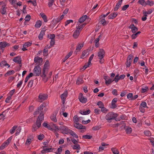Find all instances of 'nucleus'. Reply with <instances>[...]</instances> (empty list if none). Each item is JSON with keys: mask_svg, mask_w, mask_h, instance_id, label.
<instances>
[{"mask_svg": "<svg viewBox=\"0 0 154 154\" xmlns=\"http://www.w3.org/2000/svg\"><path fill=\"white\" fill-rule=\"evenodd\" d=\"M45 106L42 104L37 108V110L40 111H41L36 120V122L34 123L32 127V131L35 132L41 126L42 122L44 120V113L42 111Z\"/></svg>", "mask_w": 154, "mask_h": 154, "instance_id": "f257e3e1", "label": "nucleus"}, {"mask_svg": "<svg viewBox=\"0 0 154 154\" xmlns=\"http://www.w3.org/2000/svg\"><path fill=\"white\" fill-rule=\"evenodd\" d=\"M116 113H114L113 112H109L105 117V119L107 120L114 119L117 116Z\"/></svg>", "mask_w": 154, "mask_h": 154, "instance_id": "f03ea898", "label": "nucleus"}, {"mask_svg": "<svg viewBox=\"0 0 154 154\" xmlns=\"http://www.w3.org/2000/svg\"><path fill=\"white\" fill-rule=\"evenodd\" d=\"M64 17V15L62 14L60 17H59L56 18H54L51 21V24L53 26H55L58 23L63 19Z\"/></svg>", "mask_w": 154, "mask_h": 154, "instance_id": "7ed1b4c3", "label": "nucleus"}, {"mask_svg": "<svg viewBox=\"0 0 154 154\" xmlns=\"http://www.w3.org/2000/svg\"><path fill=\"white\" fill-rule=\"evenodd\" d=\"M60 130L61 131L62 133L66 134H68L71 130L67 127L64 125L60 126Z\"/></svg>", "mask_w": 154, "mask_h": 154, "instance_id": "20e7f679", "label": "nucleus"}, {"mask_svg": "<svg viewBox=\"0 0 154 154\" xmlns=\"http://www.w3.org/2000/svg\"><path fill=\"white\" fill-rule=\"evenodd\" d=\"M48 97V96L47 94L40 93L38 96V102L42 103L43 101L46 100Z\"/></svg>", "mask_w": 154, "mask_h": 154, "instance_id": "39448f33", "label": "nucleus"}, {"mask_svg": "<svg viewBox=\"0 0 154 154\" xmlns=\"http://www.w3.org/2000/svg\"><path fill=\"white\" fill-rule=\"evenodd\" d=\"M41 69L39 65H37L35 66L33 72L35 76H39L41 74Z\"/></svg>", "mask_w": 154, "mask_h": 154, "instance_id": "423d86ee", "label": "nucleus"}, {"mask_svg": "<svg viewBox=\"0 0 154 154\" xmlns=\"http://www.w3.org/2000/svg\"><path fill=\"white\" fill-rule=\"evenodd\" d=\"M43 59L42 58H40L38 56L35 57L34 59V61L35 63H37L36 64H37V65H42V64Z\"/></svg>", "mask_w": 154, "mask_h": 154, "instance_id": "0eeeda50", "label": "nucleus"}, {"mask_svg": "<svg viewBox=\"0 0 154 154\" xmlns=\"http://www.w3.org/2000/svg\"><path fill=\"white\" fill-rule=\"evenodd\" d=\"M79 101L82 103H85L87 101V99L85 97L82 93H80L79 96Z\"/></svg>", "mask_w": 154, "mask_h": 154, "instance_id": "6e6552de", "label": "nucleus"}, {"mask_svg": "<svg viewBox=\"0 0 154 154\" xmlns=\"http://www.w3.org/2000/svg\"><path fill=\"white\" fill-rule=\"evenodd\" d=\"M10 44L7 43L6 42H0V48L1 49L2 52H3L4 48L6 46H9Z\"/></svg>", "mask_w": 154, "mask_h": 154, "instance_id": "1a4fd4ad", "label": "nucleus"}, {"mask_svg": "<svg viewBox=\"0 0 154 154\" xmlns=\"http://www.w3.org/2000/svg\"><path fill=\"white\" fill-rule=\"evenodd\" d=\"M105 52L102 49H100L99 52L98 53V56L99 59H102L104 56Z\"/></svg>", "mask_w": 154, "mask_h": 154, "instance_id": "9d476101", "label": "nucleus"}, {"mask_svg": "<svg viewBox=\"0 0 154 154\" xmlns=\"http://www.w3.org/2000/svg\"><path fill=\"white\" fill-rule=\"evenodd\" d=\"M129 28L131 29V32L133 33H135L138 30L137 27L135 26L134 24H131Z\"/></svg>", "mask_w": 154, "mask_h": 154, "instance_id": "9b49d317", "label": "nucleus"}, {"mask_svg": "<svg viewBox=\"0 0 154 154\" xmlns=\"http://www.w3.org/2000/svg\"><path fill=\"white\" fill-rule=\"evenodd\" d=\"M6 4H5L4 5H2V8L0 10V12L2 15L7 14L6 9L7 7H6Z\"/></svg>", "mask_w": 154, "mask_h": 154, "instance_id": "f8f14e48", "label": "nucleus"}, {"mask_svg": "<svg viewBox=\"0 0 154 154\" xmlns=\"http://www.w3.org/2000/svg\"><path fill=\"white\" fill-rule=\"evenodd\" d=\"M88 18H89V17L86 15L82 16L79 19L78 22H77V24H79V23H83L86 19Z\"/></svg>", "mask_w": 154, "mask_h": 154, "instance_id": "ddd939ff", "label": "nucleus"}, {"mask_svg": "<svg viewBox=\"0 0 154 154\" xmlns=\"http://www.w3.org/2000/svg\"><path fill=\"white\" fill-rule=\"evenodd\" d=\"M67 96V91H66L63 94L61 95L60 97L62 100V103L64 104L65 103L66 99Z\"/></svg>", "mask_w": 154, "mask_h": 154, "instance_id": "4468645a", "label": "nucleus"}, {"mask_svg": "<svg viewBox=\"0 0 154 154\" xmlns=\"http://www.w3.org/2000/svg\"><path fill=\"white\" fill-rule=\"evenodd\" d=\"M13 61L18 64H20L22 62L21 57L20 56H17L15 57L13 59Z\"/></svg>", "mask_w": 154, "mask_h": 154, "instance_id": "2eb2a0df", "label": "nucleus"}, {"mask_svg": "<svg viewBox=\"0 0 154 154\" xmlns=\"http://www.w3.org/2000/svg\"><path fill=\"white\" fill-rule=\"evenodd\" d=\"M118 99L117 98H114L112 100L111 103V108H112L115 109L117 107V106L116 104V103Z\"/></svg>", "mask_w": 154, "mask_h": 154, "instance_id": "dca6fc26", "label": "nucleus"}, {"mask_svg": "<svg viewBox=\"0 0 154 154\" xmlns=\"http://www.w3.org/2000/svg\"><path fill=\"white\" fill-rule=\"evenodd\" d=\"M83 77L81 76L78 78L76 81V84L77 85H79L80 84L83 83Z\"/></svg>", "mask_w": 154, "mask_h": 154, "instance_id": "f3484780", "label": "nucleus"}, {"mask_svg": "<svg viewBox=\"0 0 154 154\" xmlns=\"http://www.w3.org/2000/svg\"><path fill=\"white\" fill-rule=\"evenodd\" d=\"M42 125L45 128H47L48 129L53 131L54 129L51 127V126L49 125L48 124L47 122H45L42 124Z\"/></svg>", "mask_w": 154, "mask_h": 154, "instance_id": "a211bd4d", "label": "nucleus"}, {"mask_svg": "<svg viewBox=\"0 0 154 154\" xmlns=\"http://www.w3.org/2000/svg\"><path fill=\"white\" fill-rule=\"evenodd\" d=\"M57 114V113L55 112L50 116V118L51 120L55 122H57V119L56 117Z\"/></svg>", "mask_w": 154, "mask_h": 154, "instance_id": "6ab92c4d", "label": "nucleus"}, {"mask_svg": "<svg viewBox=\"0 0 154 154\" xmlns=\"http://www.w3.org/2000/svg\"><path fill=\"white\" fill-rule=\"evenodd\" d=\"M80 31L78 29H77L75 31L73 35V36L75 38H77L79 35Z\"/></svg>", "mask_w": 154, "mask_h": 154, "instance_id": "aec40b11", "label": "nucleus"}, {"mask_svg": "<svg viewBox=\"0 0 154 154\" xmlns=\"http://www.w3.org/2000/svg\"><path fill=\"white\" fill-rule=\"evenodd\" d=\"M118 15V14L116 12H114L108 16V18L109 19H113L115 18Z\"/></svg>", "mask_w": 154, "mask_h": 154, "instance_id": "412c9836", "label": "nucleus"}, {"mask_svg": "<svg viewBox=\"0 0 154 154\" xmlns=\"http://www.w3.org/2000/svg\"><path fill=\"white\" fill-rule=\"evenodd\" d=\"M8 66V67H10V65L7 63V61L5 60L2 61L0 63V66L3 67L4 66Z\"/></svg>", "mask_w": 154, "mask_h": 154, "instance_id": "4be33fe9", "label": "nucleus"}, {"mask_svg": "<svg viewBox=\"0 0 154 154\" xmlns=\"http://www.w3.org/2000/svg\"><path fill=\"white\" fill-rule=\"evenodd\" d=\"M80 23H79V24H78V26H76V29H78L81 31L82 30L83 28L86 25V23H84L81 25H80Z\"/></svg>", "mask_w": 154, "mask_h": 154, "instance_id": "5701e85b", "label": "nucleus"}, {"mask_svg": "<svg viewBox=\"0 0 154 154\" xmlns=\"http://www.w3.org/2000/svg\"><path fill=\"white\" fill-rule=\"evenodd\" d=\"M125 129L127 134H131L132 131V128L129 126H126Z\"/></svg>", "mask_w": 154, "mask_h": 154, "instance_id": "b1692460", "label": "nucleus"}, {"mask_svg": "<svg viewBox=\"0 0 154 154\" xmlns=\"http://www.w3.org/2000/svg\"><path fill=\"white\" fill-rule=\"evenodd\" d=\"M40 15L42 18L45 22L46 23L48 21L47 17L46 15L43 13L42 12L40 13Z\"/></svg>", "mask_w": 154, "mask_h": 154, "instance_id": "393cba45", "label": "nucleus"}, {"mask_svg": "<svg viewBox=\"0 0 154 154\" xmlns=\"http://www.w3.org/2000/svg\"><path fill=\"white\" fill-rule=\"evenodd\" d=\"M100 21L99 23L101 24L103 26L106 25L108 23V22L107 23V21H106L104 18H100Z\"/></svg>", "mask_w": 154, "mask_h": 154, "instance_id": "a878e982", "label": "nucleus"}, {"mask_svg": "<svg viewBox=\"0 0 154 154\" xmlns=\"http://www.w3.org/2000/svg\"><path fill=\"white\" fill-rule=\"evenodd\" d=\"M45 30H41L40 34L39 35L38 38L39 39L42 40L43 38V36L45 34Z\"/></svg>", "mask_w": 154, "mask_h": 154, "instance_id": "bb28decb", "label": "nucleus"}, {"mask_svg": "<svg viewBox=\"0 0 154 154\" xmlns=\"http://www.w3.org/2000/svg\"><path fill=\"white\" fill-rule=\"evenodd\" d=\"M122 4V3L119 1L118 2L116 3L115 7L114 8V11H117L121 6Z\"/></svg>", "mask_w": 154, "mask_h": 154, "instance_id": "cd10ccee", "label": "nucleus"}, {"mask_svg": "<svg viewBox=\"0 0 154 154\" xmlns=\"http://www.w3.org/2000/svg\"><path fill=\"white\" fill-rule=\"evenodd\" d=\"M91 112V111L90 109H88L85 111H82V110L80 111V113L82 115H86L88 114Z\"/></svg>", "mask_w": 154, "mask_h": 154, "instance_id": "c85d7f7f", "label": "nucleus"}, {"mask_svg": "<svg viewBox=\"0 0 154 154\" xmlns=\"http://www.w3.org/2000/svg\"><path fill=\"white\" fill-rule=\"evenodd\" d=\"M42 21L40 20H38L36 22L35 26L36 28H39L42 25Z\"/></svg>", "mask_w": 154, "mask_h": 154, "instance_id": "c756f323", "label": "nucleus"}, {"mask_svg": "<svg viewBox=\"0 0 154 154\" xmlns=\"http://www.w3.org/2000/svg\"><path fill=\"white\" fill-rule=\"evenodd\" d=\"M111 150L113 154H119V152L117 149L116 148H112Z\"/></svg>", "mask_w": 154, "mask_h": 154, "instance_id": "7c9ffc66", "label": "nucleus"}, {"mask_svg": "<svg viewBox=\"0 0 154 154\" xmlns=\"http://www.w3.org/2000/svg\"><path fill=\"white\" fill-rule=\"evenodd\" d=\"M82 126V124L78 123H75L74 125V126L75 128L79 129H82L81 126Z\"/></svg>", "mask_w": 154, "mask_h": 154, "instance_id": "2f4dec72", "label": "nucleus"}, {"mask_svg": "<svg viewBox=\"0 0 154 154\" xmlns=\"http://www.w3.org/2000/svg\"><path fill=\"white\" fill-rule=\"evenodd\" d=\"M17 128V126L15 125L10 130V132L11 134L14 133L15 131V130Z\"/></svg>", "mask_w": 154, "mask_h": 154, "instance_id": "473e14b6", "label": "nucleus"}, {"mask_svg": "<svg viewBox=\"0 0 154 154\" xmlns=\"http://www.w3.org/2000/svg\"><path fill=\"white\" fill-rule=\"evenodd\" d=\"M73 137H74L76 138H78V136L72 131L71 130L70 132H69V133Z\"/></svg>", "mask_w": 154, "mask_h": 154, "instance_id": "72a5a7b5", "label": "nucleus"}, {"mask_svg": "<svg viewBox=\"0 0 154 154\" xmlns=\"http://www.w3.org/2000/svg\"><path fill=\"white\" fill-rule=\"evenodd\" d=\"M15 72L14 70H10L7 72L5 75V76L10 75L11 74H13Z\"/></svg>", "mask_w": 154, "mask_h": 154, "instance_id": "f704fd0d", "label": "nucleus"}, {"mask_svg": "<svg viewBox=\"0 0 154 154\" xmlns=\"http://www.w3.org/2000/svg\"><path fill=\"white\" fill-rule=\"evenodd\" d=\"M138 3L143 6H145L146 5V2L145 0H139L138 1Z\"/></svg>", "mask_w": 154, "mask_h": 154, "instance_id": "c9c22d12", "label": "nucleus"}, {"mask_svg": "<svg viewBox=\"0 0 154 154\" xmlns=\"http://www.w3.org/2000/svg\"><path fill=\"white\" fill-rule=\"evenodd\" d=\"M97 105L100 108H102L104 106V105L103 102L100 101H99L97 103Z\"/></svg>", "mask_w": 154, "mask_h": 154, "instance_id": "e433bc0d", "label": "nucleus"}, {"mask_svg": "<svg viewBox=\"0 0 154 154\" xmlns=\"http://www.w3.org/2000/svg\"><path fill=\"white\" fill-rule=\"evenodd\" d=\"M55 35L54 34H48L47 35V37L49 38L51 40H55L54 38H55Z\"/></svg>", "mask_w": 154, "mask_h": 154, "instance_id": "4c0bfd02", "label": "nucleus"}, {"mask_svg": "<svg viewBox=\"0 0 154 154\" xmlns=\"http://www.w3.org/2000/svg\"><path fill=\"white\" fill-rule=\"evenodd\" d=\"M83 46V44H81V45L80 44H79L76 47V50L77 51H80L82 47Z\"/></svg>", "mask_w": 154, "mask_h": 154, "instance_id": "58836bf2", "label": "nucleus"}, {"mask_svg": "<svg viewBox=\"0 0 154 154\" xmlns=\"http://www.w3.org/2000/svg\"><path fill=\"white\" fill-rule=\"evenodd\" d=\"M43 55L44 56L46 57L48 55V50L47 48H44L43 51Z\"/></svg>", "mask_w": 154, "mask_h": 154, "instance_id": "ea45409f", "label": "nucleus"}, {"mask_svg": "<svg viewBox=\"0 0 154 154\" xmlns=\"http://www.w3.org/2000/svg\"><path fill=\"white\" fill-rule=\"evenodd\" d=\"M113 82V79H109L107 81H105L106 84L108 85H109L112 82Z\"/></svg>", "mask_w": 154, "mask_h": 154, "instance_id": "a19ab883", "label": "nucleus"}, {"mask_svg": "<svg viewBox=\"0 0 154 154\" xmlns=\"http://www.w3.org/2000/svg\"><path fill=\"white\" fill-rule=\"evenodd\" d=\"M33 82V80H31L29 81L27 85V86L28 87L31 88L32 86Z\"/></svg>", "mask_w": 154, "mask_h": 154, "instance_id": "79ce46f5", "label": "nucleus"}, {"mask_svg": "<svg viewBox=\"0 0 154 154\" xmlns=\"http://www.w3.org/2000/svg\"><path fill=\"white\" fill-rule=\"evenodd\" d=\"M72 148L74 149H80L81 147L80 146V145L79 144H75L72 146Z\"/></svg>", "mask_w": 154, "mask_h": 154, "instance_id": "37998d69", "label": "nucleus"}, {"mask_svg": "<svg viewBox=\"0 0 154 154\" xmlns=\"http://www.w3.org/2000/svg\"><path fill=\"white\" fill-rule=\"evenodd\" d=\"M154 2L152 1L147 0L146 2V5H149L150 6H152L154 4Z\"/></svg>", "mask_w": 154, "mask_h": 154, "instance_id": "c03bdc74", "label": "nucleus"}, {"mask_svg": "<svg viewBox=\"0 0 154 154\" xmlns=\"http://www.w3.org/2000/svg\"><path fill=\"white\" fill-rule=\"evenodd\" d=\"M16 129V132L15 133V134L16 136L18 134L20 133V131L21 130V127L19 126L18 128Z\"/></svg>", "mask_w": 154, "mask_h": 154, "instance_id": "a18cd8bd", "label": "nucleus"}, {"mask_svg": "<svg viewBox=\"0 0 154 154\" xmlns=\"http://www.w3.org/2000/svg\"><path fill=\"white\" fill-rule=\"evenodd\" d=\"M144 134L147 136H150L151 135V133L149 131H145L144 132Z\"/></svg>", "mask_w": 154, "mask_h": 154, "instance_id": "49530a36", "label": "nucleus"}, {"mask_svg": "<svg viewBox=\"0 0 154 154\" xmlns=\"http://www.w3.org/2000/svg\"><path fill=\"white\" fill-rule=\"evenodd\" d=\"M92 137L91 136L88 135H85L82 136L83 138L87 139H90L92 138Z\"/></svg>", "mask_w": 154, "mask_h": 154, "instance_id": "de8ad7c7", "label": "nucleus"}, {"mask_svg": "<svg viewBox=\"0 0 154 154\" xmlns=\"http://www.w3.org/2000/svg\"><path fill=\"white\" fill-rule=\"evenodd\" d=\"M74 121L75 123H78L79 121V118L77 115L74 116L73 117Z\"/></svg>", "mask_w": 154, "mask_h": 154, "instance_id": "09e8293b", "label": "nucleus"}, {"mask_svg": "<svg viewBox=\"0 0 154 154\" xmlns=\"http://www.w3.org/2000/svg\"><path fill=\"white\" fill-rule=\"evenodd\" d=\"M31 19V16L30 15H27L26 17H25V22H29L30 20Z\"/></svg>", "mask_w": 154, "mask_h": 154, "instance_id": "8fccbe9b", "label": "nucleus"}, {"mask_svg": "<svg viewBox=\"0 0 154 154\" xmlns=\"http://www.w3.org/2000/svg\"><path fill=\"white\" fill-rule=\"evenodd\" d=\"M49 2H48V5L49 7H51L52 6L55 0H49Z\"/></svg>", "mask_w": 154, "mask_h": 154, "instance_id": "3c124183", "label": "nucleus"}, {"mask_svg": "<svg viewBox=\"0 0 154 154\" xmlns=\"http://www.w3.org/2000/svg\"><path fill=\"white\" fill-rule=\"evenodd\" d=\"M27 2L28 3H32L34 6H35L37 5V3L36 0H35L33 1H32L31 0H29V1H28Z\"/></svg>", "mask_w": 154, "mask_h": 154, "instance_id": "603ef678", "label": "nucleus"}, {"mask_svg": "<svg viewBox=\"0 0 154 154\" xmlns=\"http://www.w3.org/2000/svg\"><path fill=\"white\" fill-rule=\"evenodd\" d=\"M119 80V75L118 74L116 76L114 79L113 80V81H115V82H117Z\"/></svg>", "mask_w": 154, "mask_h": 154, "instance_id": "864d4df0", "label": "nucleus"}, {"mask_svg": "<svg viewBox=\"0 0 154 154\" xmlns=\"http://www.w3.org/2000/svg\"><path fill=\"white\" fill-rule=\"evenodd\" d=\"M45 137V136L42 134H40L38 136V139L40 140H42Z\"/></svg>", "mask_w": 154, "mask_h": 154, "instance_id": "5fc2aeb1", "label": "nucleus"}, {"mask_svg": "<svg viewBox=\"0 0 154 154\" xmlns=\"http://www.w3.org/2000/svg\"><path fill=\"white\" fill-rule=\"evenodd\" d=\"M11 137H10L7 140L5 141L4 143L7 146L9 144V143L11 141Z\"/></svg>", "mask_w": 154, "mask_h": 154, "instance_id": "6e6d98bb", "label": "nucleus"}, {"mask_svg": "<svg viewBox=\"0 0 154 154\" xmlns=\"http://www.w3.org/2000/svg\"><path fill=\"white\" fill-rule=\"evenodd\" d=\"M101 111L103 113H106L107 112L109 111V110L107 109L106 108L104 107V106L101 108Z\"/></svg>", "mask_w": 154, "mask_h": 154, "instance_id": "4d7b16f0", "label": "nucleus"}, {"mask_svg": "<svg viewBox=\"0 0 154 154\" xmlns=\"http://www.w3.org/2000/svg\"><path fill=\"white\" fill-rule=\"evenodd\" d=\"M132 61H130L128 60H127V61L126 63V64L127 67H129L131 64Z\"/></svg>", "mask_w": 154, "mask_h": 154, "instance_id": "13d9d810", "label": "nucleus"}, {"mask_svg": "<svg viewBox=\"0 0 154 154\" xmlns=\"http://www.w3.org/2000/svg\"><path fill=\"white\" fill-rule=\"evenodd\" d=\"M72 51H70L69 53L67 54L65 57L67 59L72 55Z\"/></svg>", "mask_w": 154, "mask_h": 154, "instance_id": "bf43d9fd", "label": "nucleus"}, {"mask_svg": "<svg viewBox=\"0 0 154 154\" xmlns=\"http://www.w3.org/2000/svg\"><path fill=\"white\" fill-rule=\"evenodd\" d=\"M32 44V43L30 42H26L25 43L23 44L24 46L26 47H28L30 46Z\"/></svg>", "mask_w": 154, "mask_h": 154, "instance_id": "052dcab7", "label": "nucleus"}, {"mask_svg": "<svg viewBox=\"0 0 154 154\" xmlns=\"http://www.w3.org/2000/svg\"><path fill=\"white\" fill-rule=\"evenodd\" d=\"M138 35L136 32L135 33H134L131 35V37L132 39H135L138 36Z\"/></svg>", "mask_w": 154, "mask_h": 154, "instance_id": "680f3d73", "label": "nucleus"}, {"mask_svg": "<svg viewBox=\"0 0 154 154\" xmlns=\"http://www.w3.org/2000/svg\"><path fill=\"white\" fill-rule=\"evenodd\" d=\"M73 21L72 20H68L66 21L65 23V26H67L68 24H69L70 23H73Z\"/></svg>", "mask_w": 154, "mask_h": 154, "instance_id": "e2e57ef3", "label": "nucleus"}, {"mask_svg": "<svg viewBox=\"0 0 154 154\" xmlns=\"http://www.w3.org/2000/svg\"><path fill=\"white\" fill-rule=\"evenodd\" d=\"M146 106V103L145 102H143L140 104V107H142L143 108H145Z\"/></svg>", "mask_w": 154, "mask_h": 154, "instance_id": "0e129e2a", "label": "nucleus"}, {"mask_svg": "<svg viewBox=\"0 0 154 154\" xmlns=\"http://www.w3.org/2000/svg\"><path fill=\"white\" fill-rule=\"evenodd\" d=\"M7 146L4 143H3L0 146V150H3Z\"/></svg>", "mask_w": 154, "mask_h": 154, "instance_id": "69168bd1", "label": "nucleus"}, {"mask_svg": "<svg viewBox=\"0 0 154 154\" xmlns=\"http://www.w3.org/2000/svg\"><path fill=\"white\" fill-rule=\"evenodd\" d=\"M31 138H28L27 139L26 142L25 144L27 145H29L31 143Z\"/></svg>", "mask_w": 154, "mask_h": 154, "instance_id": "338daca9", "label": "nucleus"}, {"mask_svg": "<svg viewBox=\"0 0 154 154\" xmlns=\"http://www.w3.org/2000/svg\"><path fill=\"white\" fill-rule=\"evenodd\" d=\"M152 12V10L151 9H149L147 11H145L144 12H143V14H151Z\"/></svg>", "mask_w": 154, "mask_h": 154, "instance_id": "774afa93", "label": "nucleus"}]
</instances>
